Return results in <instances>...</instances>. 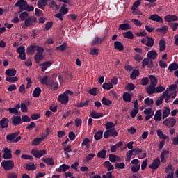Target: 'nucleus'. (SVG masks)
<instances>
[{"instance_id": "f257e3e1", "label": "nucleus", "mask_w": 178, "mask_h": 178, "mask_svg": "<svg viewBox=\"0 0 178 178\" xmlns=\"http://www.w3.org/2000/svg\"><path fill=\"white\" fill-rule=\"evenodd\" d=\"M15 6L19 8L20 10H27V12L34 11V6H29L27 1L24 0H18L15 3Z\"/></svg>"}, {"instance_id": "f03ea898", "label": "nucleus", "mask_w": 178, "mask_h": 178, "mask_svg": "<svg viewBox=\"0 0 178 178\" xmlns=\"http://www.w3.org/2000/svg\"><path fill=\"white\" fill-rule=\"evenodd\" d=\"M69 95H73V91L67 90L59 95L58 97V102H60L62 105H67L69 104Z\"/></svg>"}, {"instance_id": "7ed1b4c3", "label": "nucleus", "mask_w": 178, "mask_h": 178, "mask_svg": "<svg viewBox=\"0 0 178 178\" xmlns=\"http://www.w3.org/2000/svg\"><path fill=\"white\" fill-rule=\"evenodd\" d=\"M1 165L3 168L4 170H11V169L15 168V163L11 160H3Z\"/></svg>"}, {"instance_id": "20e7f679", "label": "nucleus", "mask_w": 178, "mask_h": 178, "mask_svg": "<svg viewBox=\"0 0 178 178\" xmlns=\"http://www.w3.org/2000/svg\"><path fill=\"white\" fill-rule=\"evenodd\" d=\"M163 124L166 126V127H168V129H172V127H175V125L176 124V119L170 117L163 122Z\"/></svg>"}, {"instance_id": "39448f33", "label": "nucleus", "mask_w": 178, "mask_h": 178, "mask_svg": "<svg viewBox=\"0 0 178 178\" xmlns=\"http://www.w3.org/2000/svg\"><path fill=\"white\" fill-rule=\"evenodd\" d=\"M35 23H37V17L34 16H30L24 21L26 27H31V26H34Z\"/></svg>"}, {"instance_id": "423d86ee", "label": "nucleus", "mask_w": 178, "mask_h": 178, "mask_svg": "<svg viewBox=\"0 0 178 178\" xmlns=\"http://www.w3.org/2000/svg\"><path fill=\"white\" fill-rule=\"evenodd\" d=\"M31 154L35 156V158H42V156H44L45 154H47V150L43 149V150H37V149H33L31 151Z\"/></svg>"}, {"instance_id": "0eeeda50", "label": "nucleus", "mask_w": 178, "mask_h": 178, "mask_svg": "<svg viewBox=\"0 0 178 178\" xmlns=\"http://www.w3.org/2000/svg\"><path fill=\"white\" fill-rule=\"evenodd\" d=\"M149 20L156 22L157 23H163V19L158 14H154L149 17Z\"/></svg>"}, {"instance_id": "6e6552de", "label": "nucleus", "mask_w": 178, "mask_h": 178, "mask_svg": "<svg viewBox=\"0 0 178 178\" xmlns=\"http://www.w3.org/2000/svg\"><path fill=\"white\" fill-rule=\"evenodd\" d=\"M106 38V35H105L103 38L96 36L93 41L91 42L92 47H95V45H99V44H102V42H104V40Z\"/></svg>"}, {"instance_id": "1a4fd4ad", "label": "nucleus", "mask_w": 178, "mask_h": 178, "mask_svg": "<svg viewBox=\"0 0 178 178\" xmlns=\"http://www.w3.org/2000/svg\"><path fill=\"white\" fill-rule=\"evenodd\" d=\"M159 165H161V159L157 158L153 161L152 163L149 165V168L155 170L159 168Z\"/></svg>"}, {"instance_id": "9d476101", "label": "nucleus", "mask_w": 178, "mask_h": 178, "mask_svg": "<svg viewBox=\"0 0 178 178\" xmlns=\"http://www.w3.org/2000/svg\"><path fill=\"white\" fill-rule=\"evenodd\" d=\"M19 134V132H15L13 134H8L6 137L8 143H13V141H15V138H17Z\"/></svg>"}, {"instance_id": "9b49d317", "label": "nucleus", "mask_w": 178, "mask_h": 178, "mask_svg": "<svg viewBox=\"0 0 178 178\" xmlns=\"http://www.w3.org/2000/svg\"><path fill=\"white\" fill-rule=\"evenodd\" d=\"M11 120H12V124L14 126H19V124H22V117H20V115L13 116L11 118Z\"/></svg>"}, {"instance_id": "f8f14e48", "label": "nucleus", "mask_w": 178, "mask_h": 178, "mask_svg": "<svg viewBox=\"0 0 178 178\" xmlns=\"http://www.w3.org/2000/svg\"><path fill=\"white\" fill-rule=\"evenodd\" d=\"M36 50H37V45L31 44L29 47L26 48V54L27 55H34V54H35Z\"/></svg>"}, {"instance_id": "ddd939ff", "label": "nucleus", "mask_w": 178, "mask_h": 178, "mask_svg": "<svg viewBox=\"0 0 178 178\" xmlns=\"http://www.w3.org/2000/svg\"><path fill=\"white\" fill-rule=\"evenodd\" d=\"M164 20L168 23H170V22H177L178 17L177 15H168L164 17Z\"/></svg>"}, {"instance_id": "4468645a", "label": "nucleus", "mask_w": 178, "mask_h": 178, "mask_svg": "<svg viewBox=\"0 0 178 178\" xmlns=\"http://www.w3.org/2000/svg\"><path fill=\"white\" fill-rule=\"evenodd\" d=\"M54 63L52 61H45L42 63L39 64V66L42 67V72L44 73L45 70L48 69V67H51V65Z\"/></svg>"}, {"instance_id": "2eb2a0df", "label": "nucleus", "mask_w": 178, "mask_h": 178, "mask_svg": "<svg viewBox=\"0 0 178 178\" xmlns=\"http://www.w3.org/2000/svg\"><path fill=\"white\" fill-rule=\"evenodd\" d=\"M3 151L4 152L3 157L5 159H12V150L8 147H6L3 149Z\"/></svg>"}, {"instance_id": "dca6fc26", "label": "nucleus", "mask_w": 178, "mask_h": 178, "mask_svg": "<svg viewBox=\"0 0 178 178\" xmlns=\"http://www.w3.org/2000/svg\"><path fill=\"white\" fill-rule=\"evenodd\" d=\"M9 126V120L6 118H3L0 121V127L1 129H8Z\"/></svg>"}, {"instance_id": "f3484780", "label": "nucleus", "mask_w": 178, "mask_h": 178, "mask_svg": "<svg viewBox=\"0 0 178 178\" xmlns=\"http://www.w3.org/2000/svg\"><path fill=\"white\" fill-rule=\"evenodd\" d=\"M114 48L115 49H117V51H122L123 49H124V46L123 44H122V42L116 41L114 42Z\"/></svg>"}, {"instance_id": "a211bd4d", "label": "nucleus", "mask_w": 178, "mask_h": 178, "mask_svg": "<svg viewBox=\"0 0 178 178\" xmlns=\"http://www.w3.org/2000/svg\"><path fill=\"white\" fill-rule=\"evenodd\" d=\"M16 73H17V71L15 68L8 69L5 72L6 76H9L10 77H13V76H16Z\"/></svg>"}, {"instance_id": "6ab92c4d", "label": "nucleus", "mask_w": 178, "mask_h": 178, "mask_svg": "<svg viewBox=\"0 0 178 178\" xmlns=\"http://www.w3.org/2000/svg\"><path fill=\"white\" fill-rule=\"evenodd\" d=\"M48 4V0H39L37 3L39 9H44Z\"/></svg>"}, {"instance_id": "aec40b11", "label": "nucleus", "mask_w": 178, "mask_h": 178, "mask_svg": "<svg viewBox=\"0 0 178 178\" xmlns=\"http://www.w3.org/2000/svg\"><path fill=\"white\" fill-rule=\"evenodd\" d=\"M160 52H163L166 49V42L163 39H161L159 43Z\"/></svg>"}, {"instance_id": "412c9836", "label": "nucleus", "mask_w": 178, "mask_h": 178, "mask_svg": "<svg viewBox=\"0 0 178 178\" xmlns=\"http://www.w3.org/2000/svg\"><path fill=\"white\" fill-rule=\"evenodd\" d=\"M157 56H158V53H156V51L155 50H152L147 53V58H149V59L155 60L156 59Z\"/></svg>"}, {"instance_id": "4be33fe9", "label": "nucleus", "mask_w": 178, "mask_h": 178, "mask_svg": "<svg viewBox=\"0 0 178 178\" xmlns=\"http://www.w3.org/2000/svg\"><path fill=\"white\" fill-rule=\"evenodd\" d=\"M122 35L124 38H128L129 40H133L134 38V34H133L131 31L122 33Z\"/></svg>"}, {"instance_id": "5701e85b", "label": "nucleus", "mask_w": 178, "mask_h": 178, "mask_svg": "<svg viewBox=\"0 0 178 178\" xmlns=\"http://www.w3.org/2000/svg\"><path fill=\"white\" fill-rule=\"evenodd\" d=\"M91 118H93V119H99V118H102L104 116V114L102 113H98L95 112V111H92L90 113Z\"/></svg>"}, {"instance_id": "b1692460", "label": "nucleus", "mask_w": 178, "mask_h": 178, "mask_svg": "<svg viewBox=\"0 0 178 178\" xmlns=\"http://www.w3.org/2000/svg\"><path fill=\"white\" fill-rule=\"evenodd\" d=\"M43 162L46 163V165H49V166H54L55 165V163L54 162V159L51 158H43L42 159Z\"/></svg>"}, {"instance_id": "393cba45", "label": "nucleus", "mask_w": 178, "mask_h": 178, "mask_svg": "<svg viewBox=\"0 0 178 178\" xmlns=\"http://www.w3.org/2000/svg\"><path fill=\"white\" fill-rule=\"evenodd\" d=\"M41 88L40 87H36L34 90L33 92L32 93L33 97V98H38V97H40V95H41Z\"/></svg>"}, {"instance_id": "a878e982", "label": "nucleus", "mask_w": 178, "mask_h": 178, "mask_svg": "<svg viewBox=\"0 0 178 178\" xmlns=\"http://www.w3.org/2000/svg\"><path fill=\"white\" fill-rule=\"evenodd\" d=\"M70 169V166L67 164H62L60 165L58 169H56L57 172H66L67 170H69Z\"/></svg>"}, {"instance_id": "bb28decb", "label": "nucleus", "mask_w": 178, "mask_h": 178, "mask_svg": "<svg viewBox=\"0 0 178 178\" xmlns=\"http://www.w3.org/2000/svg\"><path fill=\"white\" fill-rule=\"evenodd\" d=\"M149 79L150 80V86L156 87V84H158V79H156L154 75H149Z\"/></svg>"}, {"instance_id": "cd10ccee", "label": "nucleus", "mask_w": 178, "mask_h": 178, "mask_svg": "<svg viewBox=\"0 0 178 178\" xmlns=\"http://www.w3.org/2000/svg\"><path fill=\"white\" fill-rule=\"evenodd\" d=\"M104 165V168L107 169L108 172H111V170H113V169H115V167L109 161H105Z\"/></svg>"}, {"instance_id": "c85d7f7f", "label": "nucleus", "mask_w": 178, "mask_h": 178, "mask_svg": "<svg viewBox=\"0 0 178 178\" xmlns=\"http://www.w3.org/2000/svg\"><path fill=\"white\" fill-rule=\"evenodd\" d=\"M155 122H161L162 120V113L161 110H157L154 115Z\"/></svg>"}, {"instance_id": "c756f323", "label": "nucleus", "mask_w": 178, "mask_h": 178, "mask_svg": "<svg viewBox=\"0 0 178 178\" xmlns=\"http://www.w3.org/2000/svg\"><path fill=\"white\" fill-rule=\"evenodd\" d=\"M122 99L125 102H131V95L129 92H124L122 95Z\"/></svg>"}, {"instance_id": "7c9ffc66", "label": "nucleus", "mask_w": 178, "mask_h": 178, "mask_svg": "<svg viewBox=\"0 0 178 178\" xmlns=\"http://www.w3.org/2000/svg\"><path fill=\"white\" fill-rule=\"evenodd\" d=\"M119 30L127 31L131 29V25L129 24H121L118 26Z\"/></svg>"}, {"instance_id": "2f4dec72", "label": "nucleus", "mask_w": 178, "mask_h": 178, "mask_svg": "<svg viewBox=\"0 0 178 178\" xmlns=\"http://www.w3.org/2000/svg\"><path fill=\"white\" fill-rule=\"evenodd\" d=\"M155 87L152 85H149L147 88H146V91L149 95H152V94H155Z\"/></svg>"}, {"instance_id": "473e14b6", "label": "nucleus", "mask_w": 178, "mask_h": 178, "mask_svg": "<svg viewBox=\"0 0 178 178\" xmlns=\"http://www.w3.org/2000/svg\"><path fill=\"white\" fill-rule=\"evenodd\" d=\"M44 140H45V139L43 137L36 138L33 139L32 144L35 147H37V145H40V144H41V143H42V141H44Z\"/></svg>"}, {"instance_id": "72a5a7b5", "label": "nucleus", "mask_w": 178, "mask_h": 178, "mask_svg": "<svg viewBox=\"0 0 178 178\" xmlns=\"http://www.w3.org/2000/svg\"><path fill=\"white\" fill-rule=\"evenodd\" d=\"M161 97H163V99L165 98V102L168 104L169 102V99H170V97H172V95H170L169 92L165 90L163 92V95Z\"/></svg>"}, {"instance_id": "f704fd0d", "label": "nucleus", "mask_w": 178, "mask_h": 178, "mask_svg": "<svg viewBox=\"0 0 178 178\" xmlns=\"http://www.w3.org/2000/svg\"><path fill=\"white\" fill-rule=\"evenodd\" d=\"M138 76H140V71H138V70H134L132 74L130 75V78L132 79V80H136Z\"/></svg>"}, {"instance_id": "c9c22d12", "label": "nucleus", "mask_w": 178, "mask_h": 178, "mask_svg": "<svg viewBox=\"0 0 178 178\" xmlns=\"http://www.w3.org/2000/svg\"><path fill=\"white\" fill-rule=\"evenodd\" d=\"M146 38L147 39V42L145 44L146 47H149L150 48H152L154 47V38L146 36Z\"/></svg>"}, {"instance_id": "e433bc0d", "label": "nucleus", "mask_w": 178, "mask_h": 178, "mask_svg": "<svg viewBox=\"0 0 178 178\" xmlns=\"http://www.w3.org/2000/svg\"><path fill=\"white\" fill-rule=\"evenodd\" d=\"M90 54L93 56H98L99 55V49L97 47H93L90 49Z\"/></svg>"}, {"instance_id": "4c0bfd02", "label": "nucleus", "mask_w": 178, "mask_h": 178, "mask_svg": "<svg viewBox=\"0 0 178 178\" xmlns=\"http://www.w3.org/2000/svg\"><path fill=\"white\" fill-rule=\"evenodd\" d=\"M43 59L44 56L42 54H36L34 56L35 63H40V62H41V60H42Z\"/></svg>"}, {"instance_id": "58836bf2", "label": "nucleus", "mask_w": 178, "mask_h": 178, "mask_svg": "<svg viewBox=\"0 0 178 178\" xmlns=\"http://www.w3.org/2000/svg\"><path fill=\"white\" fill-rule=\"evenodd\" d=\"M103 134L104 132L101 130H99L94 136L95 140H96L97 141L101 140V138H102Z\"/></svg>"}, {"instance_id": "ea45409f", "label": "nucleus", "mask_w": 178, "mask_h": 178, "mask_svg": "<svg viewBox=\"0 0 178 178\" xmlns=\"http://www.w3.org/2000/svg\"><path fill=\"white\" fill-rule=\"evenodd\" d=\"M27 17L29 18V13L28 12H22L20 15H19V19L21 20V22H26V19H27Z\"/></svg>"}, {"instance_id": "a19ab883", "label": "nucleus", "mask_w": 178, "mask_h": 178, "mask_svg": "<svg viewBox=\"0 0 178 178\" xmlns=\"http://www.w3.org/2000/svg\"><path fill=\"white\" fill-rule=\"evenodd\" d=\"M169 115H170V108L169 107H166L163 111V119H166Z\"/></svg>"}, {"instance_id": "79ce46f5", "label": "nucleus", "mask_w": 178, "mask_h": 178, "mask_svg": "<svg viewBox=\"0 0 178 178\" xmlns=\"http://www.w3.org/2000/svg\"><path fill=\"white\" fill-rule=\"evenodd\" d=\"M106 155V150L102 149L97 153V158H101L102 159H105Z\"/></svg>"}, {"instance_id": "37998d69", "label": "nucleus", "mask_w": 178, "mask_h": 178, "mask_svg": "<svg viewBox=\"0 0 178 178\" xmlns=\"http://www.w3.org/2000/svg\"><path fill=\"white\" fill-rule=\"evenodd\" d=\"M19 80V77L17 76H7L6 77V81H8V83H16Z\"/></svg>"}, {"instance_id": "c03bdc74", "label": "nucleus", "mask_w": 178, "mask_h": 178, "mask_svg": "<svg viewBox=\"0 0 178 178\" xmlns=\"http://www.w3.org/2000/svg\"><path fill=\"white\" fill-rule=\"evenodd\" d=\"M178 69V64L176 63H173L172 64H170L168 67V70L170 72H173L175 70H177Z\"/></svg>"}, {"instance_id": "a18cd8bd", "label": "nucleus", "mask_w": 178, "mask_h": 178, "mask_svg": "<svg viewBox=\"0 0 178 178\" xmlns=\"http://www.w3.org/2000/svg\"><path fill=\"white\" fill-rule=\"evenodd\" d=\"M49 133H52V129L47 127L45 131V134H41L40 137H43L44 139L49 136Z\"/></svg>"}, {"instance_id": "49530a36", "label": "nucleus", "mask_w": 178, "mask_h": 178, "mask_svg": "<svg viewBox=\"0 0 178 178\" xmlns=\"http://www.w3.org/2000/svg\"><path fill=\"white\" fill-rule=\"evenodd\" d=\"M168 154H169V151H168V150H163V151L161 152V155H160V158H161V162H162L163 163H165V162H166V160L165 159V155H168Z\"/></svg>"}, {"instance_id": "de8ad7c7", "label": "nucleus", "mask_w": 178, "mask_h": 178, "mask_svg": "<svg viewBox=\"0 0 178 178\" xmlns=\"http://www.w3.org/2000/svg\"><path fill=\"white\" fill-rule=\"evenodd\" d=\"M25 169H26V170H35L36 168L34 163H29L26 164Z\"/></svg>"}, {"instance_id": "09e8293b", "label": "nucleus", "mask_w": 178, "mask_h": 178, "mask_svg": "<svg viewBox=\"0 0 178 178\" xmlns=\"http://www.w3.org/2000/svg\"><path fill=\"white\" fill-rule=\"evenodd\" d=\"M168 28L166 25L162 26V27L161 28H158L156 29V31H157V33H166V31H168Z\"/></svg>"}, {"instance_id": "8fccbe9b", "label": "nucleus", "mask_w": 178, "mask_h": 178, "mask_svg": "<svg viewBox=\"0 0 178 178\" xmlns=\"http://www.w3.org/2000/svg\"><path fill=\"white\" fill-rule=\"evenodd\" d=\"M104 126L106 130H111V129H115V124L112 122H109V121L107 122Z\"/></svg>"}, {"instance_id": "3c124183", "label": "nucleus", "mask_w": 178, "mask_h": 178, "mask_svg": "<svg viewBox=\"0 0 178 178\" xmlns=\"http://www.w3.org/2000/svg\"><path fill=\"white\" fill-rule=\"evenodd\" d=\"M37 127V124L34 122H31L30 124H28L27 126L26 127V130H33V129H35Z\"/></svg>"}, {"instance_id": "603ef678", "label": "nucleus", "mask_w": 178, "mask_h": 178, "mask_svg": "<svg viewBox=\"0 0 178 178\" xmlns=\"http://www.w3.org/2000/svg\"><path fill=\"white\" fill-rule=\"evenodd\" d=\"M102 104L103 105H106V106H109L112 105V101L108 99H106L105 97L102 98Z\"/></svg>"}, {"instance_id": "864d4df0", "label": "nucleus", "mask_w": 178, "mask_h": 178, "mask_svg": "<svg viewBox=\"0 0 178 178\" xmlns=\"http://www.w3.org/2000/svg\"><path fill=\"white\" fill-rule=\"evenodd\" d=\"M67 49V44L66 42H64L63 44L58 46L56 47L57 51H66Z\"/></svg>"}, {"instance_id": "5fc2aeb1", "label": "nucleus", "mask_w": 178, "mask_h": 178, "mask_svg": "<svg viewBox=\"0 0 178 178\" xmlns=\"http://www.w3.org/2000/svg\"><path fill=\"white\" fill-rule=\"evenodd\" d=\"M102 87L104 90H111V88H113V84L111 83H104Z\"/></svg>"}, {"instance_id": "6e6d98bb", "label": "nucleus", "mask_w": 178, "mask_h": 178, "mask_svg": "<svg viewBox=\"0 0 178 178\" xmlns=\"http://www.w3.org/2000/svg\"><path fill=\"white\" fill-rule=\"evenodd\" d=\"M67 5L66 4H63L60 10V12L61 14L63 15H67V12H69V9H67V8H66Z\"/></svg>"}, {"instance_id": "4d7b16f0", "label": "nucleus", "mask_w": 178, "mask_h": 178, "mask_svg": "<svg viewBox=\"0 0 178 178\" xmlns=\"http://www.w3.org/2000/svg\"><path fill=\"white\" fill-rule=\"evenodd\" d=\"M58 87L59 84H58V83L56 82L52 81L50 84V90H51V91H55L56 90H58Z\"/></svg>"}, {"instance_id": "13d9d810", "label": "nucleus", "mask_w": 178, "mask_h": 178, "mask_svg": "<svg viewBox=\"0 0 178 178\" xmlns=\"http://www.w3.org/2000/svg\"><path fill=\"white\" fill-rule=\"evenodd\" d=\"M145 105H147V106H152V105H154V99L147 97L145 99Z\"/></svg>"}, {"instance_id": "bf43d9fd", "label": "nucleus", "mask_w": 178, "mask_h": 178, "mask_svg": "<svg viewBox=\"0 0 178 178\" xmlns=\"http://www.w3.org/2000/svg\"><path fill=\"white\" fill-rule=\"evenodd\" d=\"M157 136H159V138H162L163 140H166V138H168V136L163 134V132H162V130L161 129L157 130Z\"/></svg>"}, {"instance_id": "052dcab7", "label": "nucleus", "mask_w": 178, "mask_h": 178, "mask_svg": "<svg viewBox=\"0 0 178 178\" xmlns=\"http://www.w3.org/2000/svg\"><path fill=\"white\" fill-rule=\"evenodd\" d=\"M21 120L22 123H29V122H31V118L28 115H22Z\"/></svg>"}, {"instance_id": "680f3d73", "label": "nucleus", "mask_w": 178, "mask_h": 178, "mask_svg": "<svg viewBox=\"0 0 178 178\" xmlns=\"http://www.w3.org/2000/svg\"><path fill=\"white\" fill-rule=\"evenodd\" d=\"M90 143V140L88 139V138H86L83 139V142H82V147L86 145V149H88V148H90V145H88Z\"/></svg>"}, {"instance_id": "e2e57ef3", "label": "nucleus", "mask_w": 178, "mask_h": 178, "mask_svg": "<svg viewBox=\"0 0 178 178\" xmlns=\"http://www.w3.org/2000/svg\"><path fill=\"white\" fill-rule=\"evenodd\" d=\"M140 168H141V165L140 164L137 165H132L131 167V172H133V173H137V172L140 170Z\"/></svg>"}, {"instance_id": "0e129e2a", "label": "nucleus", "mask_w": 178, "mask_h": 178, "mask_svg": "<svg viewBox=\"0 0 178 178\" xmlns=\"http://www.w3.org/2000/svg\"><path fill=\"white\" fill-rule=\"evenodd\" d=\"M165 90V87L160 85L159 86L155 88V92L156 94H159L160 92H163Z\"/></svg>"}, {"instance_id": "69168bd1", "label": "nucleus", "mask_w": 178, "mask_h": 178, "mask_svg": "<svg viewBox=\"0 0 178 178\" xmlns=\"http://www.w3.org/2000/svg\"><path fill=\"white\" fill-rule=\"evenodd\" d=\"M140 83L142 86H147V84L149 83V79L148 77H143L142 78Z\"/></svg>"}, {"instance_id": "338daca9", "label": "nucleus", "mask_w": 178, "mask_h": 178, "mask_svg": "<svg viewBox=\"0 0 178 178\" xmlns=\"http://www.w3.org/2000/svg\"><path fill=\"white\" fill-rule=\"evenodd\" d=\"M127 90H128V91H134V90L136 89V85L131 83H129L126 87Z\"/></svg>"}, {"instance_id": "774afa93", "label": "nucleus", "mask_w": 178, "mask_h": 178, "mask_svg": "<svg viewBox=\"0 0 178 178\" xmlns=\"http://www.w3.org/2000/svg\"><path fill=\"white\" fill-rule=\"evenodd\" d=\"M170 29H172V30L173 31H176V30H177V27H178V23H168Z\"/></svg>"}]
</instances>
